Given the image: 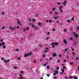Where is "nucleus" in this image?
I'll return each instance as SVG.
<instances>
[{"label": "nucleus", "instance_id": "obj_10", "mask_svg": "<svg viewBox=\"0 0 79 79\" xmlns=\"http://www.w3.org/2000/svg\"><path fill=\"white\" fill-rule=\"evenodd\" d=\"M57 56V55H56V53H54L53 55V56L54 57L56 56Z\"/></svg>", "mask_w": 79, "mask_h": 79}, {"label": "nucleus", "instance_id": "obj_17", "mask_svg": "<svg viewBox=\"0 0 79 79\" xmlns=\"http://www.w3.org/2000/svg\"><path fill=\"white\" fill-rule=\"evenodd\" d=\"M46 56V54H44L43 55V57H45Z\"/></svg>", "mask_w": 79, "mask_h": 79}, {"label": "nucleus", "instance_id": "obj_47", "mask_svg": "<svg viewBox=\"0 0 79 79\" xmlns=\"http://www.w3.org/2000/svg\"><path fill=\"white\" fill-rule=\"evenodd\" d=\"M47 76H48V77H49V76H50V75L49 74H47Z\"/></svg>", "mask_w": 79, "mask_h": 79}, {"label": "nucleus", "instance_id": "obj_51", "mask_svg": "<svg viewBox=\"0 0 79 79\" xmlns=\"http://www.w3.org/2000/svg\"><path fill=\"white\" fill-rule=\"evenodd\" d=\"M16 28H17V29H19V26H18L17 27H16Z\"/></svg>", "mask_w": 79, "mask_h": 79}, {"label": "nucleus", "instance_id": "obj_37", "mask_svg": "<svg viewBox=\"0 0 79 79\" xmlns=\"http://www.w3.org/2000/svg\"><path fill=\"white\" fill-rule=\"evenodd\" d=\"M47 68L48 69H50V66H47Z\"/></svg>", "mask_w": 79, "mask_h": 79}, {"label": "nucleus", "instance_id": "obj_34", "mask_svg": "<svg viewBox=\"0 0 79 79\" xmlns=\"http://www.w3.org/2000/svg\"><path fill=\"white\" fill-rule=\"evenodd\" d=\"M27 54H24V57H27Z\"/></svg>", "mask_w": 79, "mask_h": 79}, {"label": "nucleus", "instance_id": "obj_20", "mask_svg": "<svg viewBox=\"0 0 79 79\" xmlns=\"http://www.w3.org/2000/svg\"><path fill=\"white\" fill-rule=\"evenodd\" d=\"M21 57H19L17 58V60H21Z\"/></svg>", "mask_w": 79, "mask_h": 79}, {"label": "nucleus", "instance_id": "obj_53", "mask_svg": "<svg viewBox=\"0 0 79 79\" xmlns=\"http://www.w3.org/2000/svg\"><path fill=\"white\" fill-rule=\"evenodd\" d=\"M27 56H29V53H27Z\"/></svg>", "mask_w": 79, "mask_h": 79}, {"label": "nucleus", "instance_id": "obj_57", "mask_svg": "<svg viewBox=\"0 0 79 79\" xmlns=\"http://www.w3.org/2000/svg\"><path fill=\"white\" fill-rule=\"evenodd\" d=\"M64 32H66V30L64 29L63 30Z\"/></svg>", "mask_w": 79, "mask_h": 79}, {"label": "nucleus", "instance_id": "obj_13", "mask_svg": "<svg viewBox=\"0 0 79 79\" xmlns=\"http://www.w3.org/2000/svg\"><path fill=\"white\" fill-rule=\"evenodd\" d=\"M56 10V7H53L52 9V11H54V10Z\"/></svg>", "mask_w": 79, "mask_h": 79}, {"label": "nucleus", "instance_id": "obj_3", "mask_svg": "<svg viewBox=\"0 0 79 79\" xmlns=\"http://www.w3.org/2000/svg\"><path fill=\"white\" fill-rule=\"evenodd\" d=\"M73 34L76 37V38H77L78 37V35L75 32L73 33Z\"/></svg>", "mask_w": 79, "mask_h": 79}, {"label": "nucleus", "instance_id": "obj_41", "mask_svg": "<svg viewBox=\"0 0 79 79\" xmlns=\"http://www.w3.org/2000/svg\"><path fill=\"white\" fill-rule=\"evenodd\" d=\"M49 23H52V20H50L49 21Z\"/></svg>", "mask_w": 79, "mask_h": 79}, {"label": "nucleus", "instance_id": "obj_46", "mask_svg": "<svg viewBox=\"0 0 79 79\" xmlns=\"http://www.w3.org/2000/svg\"><path fill=\"white\" fill-rule=\"evenodd\" d=\"M67 22H68V23H70V20H67Z\"/></svg>", "mask_w": 79, "mask_h": 79}, {"label": "nucleus", "instance_id": "obj_45", "mask_svg": "<svg viewBox=\"0 0 79 79\" xmlns=\"http://www.w3.org/2000/svg\"><path fill=\"white\" fill-rule=\"evenodd\" d=\"M26 29H27V31H28V30H29V27H27L26 28Z\"/></svg>", "mask_w": 79, "mask_h": 79}, {"label": "nucleus", "instance_id": "obj_39", "mask_svg": "<svg viewBox=\"0 0 79 79\" xmlns=\"http://www.w3.org/2000/svg\"><path fill=\"white\" fill-rule=\"evenodd\" d=\"M69 40H73V38L72 37L70 38Z\"/></svg>", "mask_w": 79, "mask_h": 79}, {"label": "nucleus", "instance_id": "obj_31", "mask_svg": "<svg viewBox=\"0 0 79 79\" xmlns=\"http://www.w3.org/2000/svg\"><path fill=\"white\" fill-rule=\"evenodd\" d=\"M52 48H55V45H53L52 46Z\"/></svg>", "mask_w": 79, "mask_h": 79}, {"label": "nucleus", "instance_id": "obj_62", "mask_svg": "<svg viewBox=\"0 0 79 79\" xmlns=\"http://www.w3.org/2000/svg\"><path fill=\"white\" fill-rule=\"evenodd\" d=\"M1 42H3V40L2 39L0 40Z\"/></svg>", "mask_w": 79, "mask_h": 79}, {"label": "nucleus", "instance_id": "obj_54", "mask_svg": "<svg viewBox=\"0 0 79 79\" xmlns=\"http://www.w3.org/2000/svg\"><path fill=\"white\" fill-rule=\"evenodd\" d=\"M26 30V28H24L23 29V30L24 31H25Z\"/></svg>", "mask_w": 79, "mask_h": 79}, {"label": "nucleus", "instance_id": "obj_30", "mask_svg": "<svg viewBox=\"0 0 79 79\" xmlns=\"http://www.w3.org/2000/svg\"><path fill=\"white\" fill-rule=\"evenodd\" d=\"M28 20L30 22H31V18H29Z\"/></svg>", "mask_w": 79, "mask_h": 79}, {"label": "nucleus", "instance_id": "obj_60", "mask_svg": "<svg viewBox=\"0 0 79 79\" xmlns=\"http://www.w3.org/2000/svg\"><path fill=\"white\" fill-rule=\"evenodd\" d=\"M5 26L3 27L2 28V29H3L4 28H5Z\"/></svg>", "mask_w": 79, "mask_h": 79}, {"label": "nucleus", "instance_id": "obj_1", "mask_svg": "<svg viewBox=\"0 0 79 79\" xmlns=\"http://www.w3.org/2000/svg\"><path fill=\"white\" fill-rule=\"evenodd\" d=\"M54 73H53V76H55L56 74H58V71L55 70L54 71Z\"/></svg>", "mask_w": 79, "mask_h": 79}, {"label": "nucleus", "instance_id": "obj_35", "mask_svg": "<svg viewBox=\"0 0 79 79\" xmlns=\"http://www.w3.org/2000/svg\"><path fill=\"white\" fill-rule=\"evenodd\" d=\"M56 70H58V69H59V67H57L56 68Z\"/></svg>", "mask_w": 79, "mask_h": 79}, {"label": "nucleus", "instance_id": "obj_29", "mask_svg": "<svg viewBox=\"0 0 79 79\" xmlns=\"http://www.w3.org/2000/svg\"><path fill=\"white\" fill-rule=\"evenodd\" d=\"M23 73H24V72H23V71H20V73L21 74H23Z\"/></svg>", "mask_w": 79, "mask_h": 79}, {"label": "nucleus", "instance_id": "obj_7", "mask_svg": "<svg viewBox=\"0 0 79 79\" xmlns=\"http://www.w3.org/2000/svg\"><path fill=\"white\" fill-rule=\"evenodd\" d=\"M66 3H67V1H66V0L64 1V2L63 3V5H66Z\"/></svg>", "mask_w": 79, "mask_h": 79}, {"label": "nucleus", "instance_id": "obj_43", "mask_svg": "<svg viewBox=\"0 0 79 79\" xmlns=\"http://www.w3.org/2000/svg\"><path fill=\"white\" fill-rule=\"evenodd\" d=\"M15 51H19V49H15Z\"/></svg>", "mask_w": 79, "mask_h": 79}, {"label": "nucleus", "instance_id": "obj_14", "mask_svg": "<svg viewBox=\"0 0 79 79\" xmlns=\"http://www.w3.org/2000/svg\"><path fill=\"white\" fill-rule=\"evenodd\" d=\"M54 45H58V43H54Z\"/></svg>", "mask_w": 79, "mask_h": 79}, {"label": "nucleus", "instance_id": "obj_9", "mask_svg": "<svg viewBox=\"0 0 79 79\" xmlns=\"http://www.w3.org/2000/svg\"><path fill=\"white\" fill-rule=\"evenodd\" d=\"M38 26H40L41 27H42V23H38Z\"/></svg>", "mask_w": 79, "mask_h": 79}, {"label": "nucleus", "instance_id": "obj_8", "mask_svg": "<svg viewBox=\"0 0 79 79\" xmlns=\"http://www.w3.org/2000/svg\"><path fill=\"white\" fill-rule=\"evenodd\" d=\"M5 45V43L3 42L2 43H0V47H2V45Z\"/></svg>", "mask_w": 79, "mask_h": 79}, {"label": "nucleus", "instance_id": "obj_25", "mask_svg": "<svg viewBox=\"0 0 79 79\" xmlns=\"http://www.w3.org/2000/svg\"><path fill=\"white\" fill-rule=\"evenodd\" d=\"M60 11L61 12V13H62L63 12V10H61V9H60Z\"/></svg>", "mask_w": 79, "mask_h": 79}, {"label": "nucleus", "instance_id": "obj_42", "mask_svg": "<svg viewBox=\"0 0 79 79\" xmlns=\"http://www.w3.org/2000/svg\"><path fill=\"white\" fill-rule=\"evenodd\" d=\"M2 15H5V13H4V12H2Z\"/></svg>", "mask_w": 79, "mask_h": 79}, {"label": "nucleus", "instance_id": "obj_26", "mask_svg": "<svg viewBox=\"0 0 79 79\" xmlns=\"http://www.w3.org/2000/svg\"><path fill=\"white\" fill-rule=\"evenodd\" d=\"M63 73H64L63 72H60V74H63Z\"/></svg>", "mask_w": 79, "mask_h": 79}, {"label": "nucleus", "instance_id": "obj_56", "mask_svg": "<svg viewBox=\"0 0 79 79\" xmlns=\"http://www.w3.org/2000/svg\"><path fill=\"white\" fill-rule=\"evenodd\" d=\"M29 55H32V53L31 52H30Z\"/></svg>", "mask_w": 79, "mask_h": 79}, {"label": "nucleus", "instance_id": "obj_48", "mask_svg": "<svg viewBox=\"0 0 79 79\" xmlns=\"http://www.w3.org/2000/svg\"><path fill=\"white\" fill-rule=\"evenodd\" d=\"M52 31H55V29L53 28V29H52Z\"/></svg>", "mask_w": 79, "mask_h": 79}, {"label": "nucleus", "instance_id": "obj_16", "mask_svg": "<svg viewBox=\"0 0 79 79\" xmlns=\"http://www.w3.org/2000/svg\"><path fill=\"white\" fill-rule=\"evenodd\" d=\"M18 79H23V77H19L18 78Z\"/></svg>", "mask_w": 79, "mask_h": 79}, {"label": "nucleus", "instance_id": "obj_38", "mask_svg": "<svg viewBox=\"0 0 79 79\" xmlns=\"http://www.w3.org/2000/svg\"><path fill=\"white\" fill-rule=\"evenodd\" d=\"M32 21H33V22H34L35 21V19H32Z\"/></svg>", "mask_w": 79, "mask_h": 79}, {"label": "nucleus", "instance_id": "obj_64", "mask_svg": "<svg viewBox=\"0 0 79 79\" xmlns=\"http://www.w3.org/2000/svg\"><path fill=\"white\" fill-rule=\"evenodd\" d=\"M46 49L47 50H48V48H46Z\"/></svg>", "mask_w": 79, "mask_h": 79}, {"label": "nucleus", "instance_id": "obj_24", "mask_svg": "<svg viewBox=\"0 0 79 79\" xmlns=\"http://www.w3.org/2000/svg\"><path fill=\"white\" fill-rule=\"evenodd\" d=\"M14 69H17V67L15 66L14 67Z\"/></svg>", "mask_w": 79, "mask_h": 79}, {"label": "nucleus", "instance_id": "obj_61", "mask_svg": "<svg viewBox=\"0 0 79 79\" xmlns=\"http://www.w3.org/2000/svg\"><path fill=\"white\" fill-rule=\"evenodd\" d=\"M72 54H73V55H74V54H75V52H72Z\"/></svg>", "mask_w": 79, "mask_h": 79}, {"label": "nucleus", "instance_id": "obj_59", "mask_svg": "<svg viewBox=\"0 0 79 79\" xmlns=\"http://www.w3.org/2000/svg\"><path fill=\"white\" fill-rule=\"evenodd\" d=\"M19 76H20V77H22V75H21V74H19Z\"/></svg>", "mask_w": 79, "mask_h": 79}, {"label": "nucleus", "instance_id": "obj_40", "mask_svg": "<svg viewBox=\"0 0 79 79\" xmlns=\"http://www.w3.org/2000/svg\"><path fill=\"white\" fill-rule=\"evenodd\" d=\"M79 60V57H77L76 58V60Z\"/></svg>", "mask_w": 79, "mask_h": 79}, {"label": "nucleus", "instance_id": "obj_36", "mask_svg": "<svg viewBox=\"0 0 79 79\" xmlns=\"http://www.w3.org/2000/svg\"><path fill=\"white\" fill-rule=\"evenodd\" d=\"M46 39V40H48L49 39V37H47Z\"/></svg>", "mask_w": 79, "mask_h": 79}, {"label": "nucleus", "instance_id": "obj_6", "mask_svg": "<svg viewBox=\"0 0 79 79\" xmlns=\"http://www.w3.org/2000/svg\"><path fill=\"white\" fill-rule=\"evenodd\" d=\"M63 42L65 44H68L67 41L65 39H64L63 40Z\"/></svg>", "mask_w": 79, "mask_h": 79}, {"label": "nucleus", "instance_id": "obj_4", "mask_svg": "<svg viewBox=\"0 0 79 79\" xmlns=\"http://www.w3.org/2000/svg\"><path fill=\"white\" fill-rule=\"evenodd\" d=\"M17 23L18 24H19L21 26V24L20 23V21L19 20V19H17Z\"/></svg>", "mask_w": 79, "mask_h": 79}, {"label": "nucleus", "instance_id": "obj_58", "mask_svg": "<svg viewBox=\"0 0 79 79\" xmlns=\"http://www.w3.org/2000/svg\"><path fill=\"white\" fill-rule=\"evenodd\" d=\"M66 62V60H64V63H65V62Z\"/></svg>", "mask_w": 79, "mask_h": 79}, {"label": "nucleus", "instance_id": "obj_22", "mask_svg": "<svg viewBox=\"0 0 79 79\" xmlns=\"http://www.w3.org/2000/svg\"><path fill=\"white\" fill-rule=\"evenodd\" d=\"M62 72L64 73V69H62Z\"/></svg>", "mask_w": 79, "mask_h": 79}, {"label": "nucleus", "instance_id": "obj_12", "mask_svg": "<svg viewBox=\"0 0 79 79\" xmlns=\"http://www.w3.org/2000/svg\"><path fill=\"white\" fill-rule=\"evenodd\" d=\"M64 50H65V51L64 52V53H65V52H66V51H67V50H68V49L66 48V49H65Z\"/></svg>", "mask_w": 79, "mask_h": 79}, {"label": "nucleus", "instance_id": "obj_52", "mask_svg": "<svg viewBox=\"0 0 79 79\" xmlns=\"http://www.w3.org/2000/svg\"><path fill=\"white\" fill-rule=\"evenodd\" d=\"M57 5H60V2H57Z\"/></svg>", "mask_w": 79, "mask_h": 79}, {"label": "nucleus", "instance_id": "obj_18", "mask_svg": "<svg viewBox=\"0 0 79 79\" xmlns=\"http://www.w3.org/2000/svg\"><path fill=\"white\" fill-rule=\"evenodd\" d=\"M70 64L71 65H73V64H74V63L73 62H70Z\"/></svg>", "mask_w": 79, "mask_h": 79}, {"label": "nucleus", "instance_id": "obj_23", "mask_svg": "<svg viewBox=\"0 0 79 79\" xmlns=\"http://www.w3.org/2000/svg\"><path fill=\"white\" fill-rule=\"evenodd\" d=\"M2 48H6V46H2Z\"/></svg>", "mask_w": 79, "mask_h": 79}, {"label": "nucleus", "instance_id": "obj_49", "mask_svg": "<svg viewBox=\"0 0 79 79\" xmlns=\"http://www.w3.org/2000/svg\"><path fill=\"white\" fill-rule=\"evenodd\" d=\"M55 15H58V12H55Z\"/></svg>", "mask_w": 79, "mask_h": 79}, {"label": "nucleus", "instance_id": "obj_19", "mask_svg": "<svg viewBox=\"0 0 79 79\" xmlns=\"http://www.w3.org/2000/svg\"><path fill=\"white\" fill-rule=\"evenodd\" d=\"M58 18V16H56V17H54V19H57Z\"/></svg>", "mask_w": 79, "mask_h": 79}, {"label": "nucleus", "instance_id": "obj_44", "mask_svg": "<svg viewBox=\"0 0 79 79\" xmlns=\"http://www.w3.org/2000/svg\"><path fill=\"white\" fill-rule=\"evenodd\" d=\"M59 57H60V58H61L62 56H61V55H59Z\"/></svg>", "mask_w": 79, "mask_h": 79}, {"label": "nucleus", "instance_id": "obj_5", "mask_svg": "<svg viewBox=\"0 0 79 79\" xmlns=\"http://www.w3.org/2000/svg\"><path fill=\"white\" fill-rule=\"evenodd\" d=\"M4 62L5 63V64H6V63H7V62H10V60H7L6 61V60H4Z\"/></svg>", "mask_w": 79, "mask_h": 79}, {"label": "nucleus", "instance_id": "obj_11", "mask_svg": "<svg viewBox=\"0 0 79 79\" xmlns=\"http://www.w3.org/2000/svg\"><path fill=\"white\" fill-rule=\"evenodd\" d=\"M73 77L74 79H78V77L75 76Z\"/></svg>", "mask_w": 79, "mask_h": 79}, {"label": "nucleus", "instance_id": "obj_27", "mask_svg": "<svg viewBox=\"0 0 79 79\" xmlns=\"http://www.w3.org/2000/svg\"><path fill=\"white\" fill-rule=\"evenodd\" d=\"M71 20H72V21H74V17H72V18Z\"/></svg>", "mask_w": 79, "mask_h": 79}, {"label": "nucleus", "instance_id": "obj_63", "mask_svg": "<svg viewBox=\"0 0 79 79\" xmlns=\"http://www.w3.org/2000/svg\"><path fill=\"white\" fill-rule=\"evenodd\" d=\"M48 20H47L46 21V23H48Z\"/></svg>", "mask_w": 79, "mask_h": 79}, {"label": "nucleus", "instance_id": "obj_15", "mask_svg": "<svg viewBox=\"0 0 79 79\" xmlns=\"http://www.w3.org/2000/svg\"><path fill=\"white\" fill-rule=\"evenodd\" d=\"M63 8V7L61 6H60L59 7V10H61V9H62V8Z\"/></svg>", "mask_w": 79, "mask_h": 79}, {"label": "nucleus", "instance_id": "obj_21", "mask_svg": "<svg viewBox=\"0 0 79 79\" xmlns=\"http://www.w3.org/2000/svg\"><path fill=\"white\" fill-rule=\"evenodd\" d=\"M54 44H55V43H54V42H52L51 44V45H54Z\"/></svg>", "mask_w": 79, "mask_h": 79}, {"label": "nucleus", "instance_id": "obj_50", "mask_svg": "<svg viewBox=\"0 0 79 79\" xmlns=\"http://www.w3.org/2000/svg\"><path fill=\"white\" fill-rule=\"evenodd\" d=\"M1 60H4V58H1Z\"/></svg>", "mask_w": 79, "mask_h": 79}, {"label": "nucleus", "instance_id": "obj_32", "mask_svg": "<svg viewBox=\"0 0 79 79\" xmlns=\"http://www.w3.org/2000/svg\"><path fill=\"white\" fill-rule=\"evenodd\" d=\"M71 48L72 49V52H73V51H74V49L72 47H71Z\"/></svg>", "mask_w": 79, "mask_h": 79}, {"label": "nucleus", "instance_id": "obj_2", "mask_svg": "<svg viewBox=\"0 0 79 79\" xmlns=\"http://www.w3.org/2000/svg\"><path fill=\"white\" fill-rule=\"evenodd\" d=\"M9 28L10 29V31H13V30H15V28H16V27H14V28L10 27H9Z\"/></svg>", "mask_w": 79, "mask_h": 79}, {"label": "nucleus", "instance_id": "obj_28", "mask_svg": "<svg viewBox=\"0 0 79 79\" xmlns=\"http://www.w3.org/2000/svg\"><path fill=\"white\" fill-rule=\"evenodd\" d=\"M47 34L48 35H50V32H48L47 33Z\"/></svg>", "mask_w": 79, "mask_h": 79}, {"label": "nucleus", "instance_id": "obj_33", "mask_svg": "<svg viewBox=\"0 0 79 79\" xmlns=\"http://www.w3.org/2000/svg\"><path fill=\"white\" fill-rule=\"evenodd\" d=\"M77 30H78V31L79 30V27H77Z\"/></svg>", "mask_w": 79, "mask_h": 79}, {"label": "nucleus", "instance_id": "obj_55", "mask_svg": "<svg viewBox=\"0 0 79 79\" xmlns=\"http://www.w3.org/2000/svg\"><path fill=\"white\" fill-rule=\"evenodd\" d=\"M33 63H36V60H34L33 61Z\"/></svg>", "mask_w": 79, "mask_h": 79}]
</instances>
